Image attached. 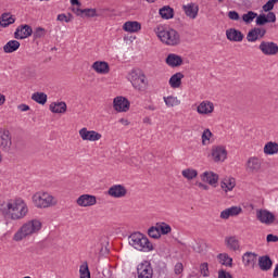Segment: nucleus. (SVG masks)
Masks as SVG:
<instances>
[{"mask_svg":"<svg viewBox=\"0 0 278 278\" xmlns=\"http://www.w3.org/2000/svg\"><path fill=\"white\" fill-rule=\"evenodd\" d=\"M256 29V34H258V38H264V36H266V28H257Z\"/></svg>","mask_w":278,"mask_h":278,"instance_id":"56","label":"nucleus"},{"mask_svg":"<svg viewBox=\"0 0 278 278\" xmlns=\"http://www.w3.org/2000/svg\"><path fill=\"white\" fill-rule=\"evenodd\" d=\"M266 23H268L266 14H260L256 16V25H266Z\"/></svg>","mask_w":278,"mask_h":278,"instance_id":"50","label":"nucleus"},{"mask_svg":"<svg viewBox=\"0 0 278 278\" xmlns=\"http://www.w3.org/2000/svg\"><path fill=\"white\" fill-rule=\"evenodd\" d=\"M181 175H182V177H185V179H189V181H190V180L194 179L197 177V175H199V172H197V169L187 168L181 172Z\"/></svg>","mask_w":278,"mask_h":278,"instance_id":"39","label":"nucleus"},{"mask_svg":"<svg viewBox=\"0 0 278 278\" xmlns=\"http://www.w3.org/2000/svg\"><path fill=\"white\" fill-rule=\"evenodd\" d=\"M218 278H233L229 271H225V269H220L218 271Z\"/></svg>","mask_w":278,"mask_h":278,"instance_id":"54","label":"nucleus"},{"mask_svg":"<svg viewBox=\"0 0 278 278\" xmlns=\"http://www.w3.org/2000/svg\"><path fill=\"white\" fill-rule=\"evenodd\" d=\"M243 266L255 268V264L257 262V254L254 252H245L242 256Z\"/></svg>","mask_w":278,"mask_h":278,"instance_id":"22","label":"nucleus"},{"mask_svg":"<svg viewBox=\"0 0 278 278\" xmlns=\"http://www.w3.org/2000/svg\"><path fill=\"white\" fill-rule=\"evenodd\" d=\"M130 84L135 90H139V92H144L147 90L148 81L147 76L140 70H132L130 73Z\"/></svg>","mask_w":278,"mask_h":278,"instance_id":"6","label":"nucleus"},{"mask_svg":"<svg viewBox=\"0 0 278 278\" xmlns=\"http://www.w3.org/2000/svg\"><path fill=\"white\" fill-rule=\"evenodd\" d=\"M165 62L168 66H172V68H175V67L181 66V64H184V59H181V56H179L175 53H170L167 55Z\"/></svg>","mask_w":278,"mask_h":278,"instance_id":"25","label":"nucleus"},{"mask_svg":"<svg viewBox=\"0 0 278 278\" xmlns=\"http://www.w3.org/2000/svg\"><path fill=\"white\" fill-rule=\"evenodd\" d=\"M128 242L130 247H134L137 251H143V253H149V251H153V243L149 241L147 236L140 232H134L129 236Z\"/></svg>","mask_w":278,"mask_h":278,"instance_id":"3","label":"nucleus"},{"mask_svg":"<svg viewBox=\"0 0 278 278\" xmlns=\"http://www.w3.org/2000/svg\"><path fill=\"white\" fill-rule=\"evenodd\" d=\"M21 48V42L18 40H10L3 46L4 53H14Z\"/></svg>","mask_w":278,"mask_h":278,"instance_id":"30","label":"nucleus"},{"mask_svg":"<svg viewBox=\"0 0 278 278\" xmlns=\"http://www.w3.org/2000/svg\"><path fill=\"white\" fill-rule=\"evenodd\" d=\"M47 36V30L42 27H37L33 33L34 40H38L40 38H45Z\"/></svg>","mask_w":278,"mask_h":278,"instance_id":"44","label":"nucleus"},{"mask_svg":"<svg viewBox=\"0 0 278 278\" xmlns=\"http://www.w3.org/2000/svg\"><path fill=\"white\" fill-rule=\"evenodd\" d=\"M199 188H202L203 190H210V187L207 185H204L203 182H198Z\"/></svg>","mask_w":278,"mask_h":278,"instance_id":"60","label":"nucleus"},{"mask_svg":"<svg viewBox=\"0 0 278 278\" xmlns=\"http://www.w3.org/2000/svg\"><path fill=\"white\" fill-rule=\"evenodd\" d=\"M79 136L83 140H88L89 142H97L101 140L102 135L94 130H88V128H81L79 130Z\"/></svg>","mask_w":278,"mask_h":278,"instance_id":"12","label":"nucleus"},{"mask_svg":"<svg viewBox=\"0 0 278 278\" xmlns=\"http://www.w3.org/2000/svg\"><path fill=\"white\" fill-rule=\"evenodd\" d=\"M74 12H75V14H76L77 16H84V13H81V12H84V9L77 8V9H74Z\"/></svg>","mask_w":278,"mask_h":278,"instance_id":"59","label":"nucleus"},{"mask_svg":"<svg viewBox=\"0 0 278 278\" xmlns=\"http://www.w3.org/2000/svg\"><path fill=\"white\" fill-rule=\"evenodd\" d=\"M33 203L36 207L46 208L56 205L58 201L48 192H37L33 195Z\"/></svg>","mask_w":278,"mask_h":278,"instance_id":"5","label":"nucleus"},{"mask_svg":"<svg viewBox=\"0 0 278 278\" xmlns=\"http://www.w3.org/2000/svg\"><path fill=\"white\" fill-rule=\"evenodd\" d=\"M263 55H277L278 45L274 41H262L258 46Z\"/></svg>","mask_w":278,"mask_h":278,"instance_id":"9","label":"nucleus"},{"mask_svg":"<svg viewBox=\"0 0 278 278\" xmlns=\"http://www.w3.org/2000/svg\"><path fill=\"white\" fill-rule=\"evenodd\" d=\"M220 188L224 192H231L236 188V178H224L220 182Z\"/></svg>","mask_w":278,"mask_h":278,"instance_id":"28","label":"nucleus"},{"mask_svg":"<svg viewBox=\"0 0 278 278\" xmlns=\"http://www.w3.org/2000/svg\"><path fill=\"white\" fill-rule=\"evenodd\" d=\"M31 100L36 103H39V105H45L47 103V93L45 92H35L31 94Z\"/></svg>","mask_w":278,"mask_h":278,"instance_id":"37","label":"nucleus"},{"mask_svg":"<svg viewBox=\"0 0 278 278\" xmlns=\"http://www.w3.org/2000/svg\"><path fill=\"white\" fill-rule=\"evenodd\" d=\"M91 68L99 75H108V73H110V64L105 61H96L91 65Z\"/></svg>","mask_w":278,"mask_h":278,"instance_id":"20","label":"nucleus"},{"mask_svg":"<svg viewBox=\"0 0 278 278\" xmlns=\"http://www.w3.org/2000/svg\"><path fill=\"white\" fill-rule=\"evenodd\" d=\"M248 42H257L260 40V35L257 34L256 28L251 29L247 35Z\"/></svg>","mask_w":278,"mask_h":278,"instance_id":"43","label":"nucleus"},{"mask_svg":"<svg viewBox=\"0 0 278 278\" xmlns=\"http://www.w3.org/2000/svg\"><path fill=\"white\" fill-rule=\"evenodd\" d=\"M146 110H150V112H155V110H157V108H155V105L150 104L148 106H146Z\"/></svg>","mask_w":278,"mask_h":278,"instance_id":"61","label":"nucleus"},{"mask_svg":"<svg viewBox=\"0 0 278 278\" xmlns=\"http://www.w3.org/2000/svg\"><path fill=\"white\" fill-rule=\"evenodd\" d=\"M182 270H184V265L181 263H177L176 266H175L176 275H181Z\"/></svg>","mask_w":278,"mask_h":278,"instance_id":"57","label":"nucleus"},{"mask_svg":"<svg viewBox=\"0 0 278 278\" xmlns=\"http://www.w3.org/2000/svg\"><path fill=\"white\" fill-rule=\"evenodd\" d=\"M34 34V29L31 26L24 24L16 28L14 33L15 40H25V38H29Z\"/></svg>","mask_w":278,"mask_h":278,"instance_id":"11","label":"nucleus"},{"mask_svg":"<svg viewBox=\"0 0 278 278\" xmlns=\"http://www.w3.org/2000/svg\"><path fill=\"white\" fill-rule=\"evenodd\" d=\"M0 149L4 153L12 151V134L5 128H0Z\"/></svg>","mask_w":278,"mask_h":278,"instance_id":"7","label":"nucleus"},{"mask_svg":"<svg viewBox=\"0 0 278 278\" xmlns=\"http://www.w3.org/2000/svg\"><path fill=\"white\" fill-rule=\"evenodd\" d=\"M80 278H91L90 277V269L88 268V265H81L79 268Z\"/></svg>","mask_w":278,"mask_h":278,"instance_id":"46","label":"nucleus"},{"mask_svg":"<svg viewBox=\"0 0 278 278\" xmlns=\"http://www.w3.org/2000/svg\"><path fill=\"white\" fill-rule=\"evenodd\" d=\"M182 10L189 18H197V16H199V5L194 3L184 5Z\"/></svg>","mask_w":278,"mask_h":278,"instance_id":"24","label":"nucleus"},{"mask_svg":"<svg viewBox=\"0 0 278 278\" xmlns=\"http://www.w3.org/2000/svg\"><path fill=\"white\" fill-rule=\"evenodd\" d=\"M226 37L230 40V42H242V40H244V35H242V31L236 28L226 30Z\"/></svg>","mask_w":278,"mask_h":278,"instance_id":"21","label":"nucleus"},{"mask_svg":"<svg viewBox=\"0 0 278 278\" xmlns=\"http://www.w3.org/2000/svg\"><path fill=\"white\" fill-rule=\"evenodd\" d=\"M184 79V74L181 72H178L174 74L169 78V86L170 88H179L181 86V80Z\"/></svg>","mask_w":278,"mask_h":278,"instance_id":"33","label":"nucleus"},{"mask_svg":"<svg viewBox=\"0 0 278 278\" xmlns=\"http://www.w3.org/2000/svg\"><path fill=\"white\" fill-rule=\"evenodd\" d=\"M148 236L150 238H153L154 240L162 238V235L160 233V229L157 228V226L150 227L148 230Z\"/></svg>","mask_w":278,"mask_h":278,"instance_id":"42","label":"nucleus"},{"mask_svg":"<svg viewBox=\"0 0 278 278\" xmlns=\"http://www.w3.org/2000/svg\"><path fill=\"white\" fill-rule=\"evenodd\" d=\"M262 170V160L257 156H252L247 162L248 173H260Z\"/></svg>","mask_w":278,"mask_h":278,"instance_id":"15","label":"nucleus"},{"mask_svg":"<svg viewBox=\"0 0 278 278\" xmlns=\"http://www.w3.org/2000/svg\"><path fill=\"white\" fill-rule=\"evenodd\" d=\"M275 3H278V0H268L264 5H263V11L264 12H270L275 8Z\"/></svg>","mask_w":278,"mask_h":278,"instance_id":"47","label":"nucleus"},{"mask_svg":"<svg viewBox=\"0 0 278 278\" xmlns=\"http://www.w3.org/2000/svg\"><path fill=\"white\" fill-rule=\"evenodd\" d=\"M265 155H275L278 153V143L269 141L264 147Z\"/></svg>","mask_w":278,"mask_h":278,"instance_id":"34","label":"nucleus"},{"mask_svg":"<svg viewBox=\"0 0 278 278\" xmlns=\"http://www.w3.org/2000/svg\"><path fill=\"white\" fill-rule=\"evenodd\" d=\"M258 267L264 273H268L273 268V260L268 255H263L258 257Z\"/></svg>","mask_w":278,"mask_h":278,"instance_id":"23","label":"nucleus"},{"mask_svg":"<svg viewBox=\"0 0 278 278\" xmlns=\"http://www.w3.org/2000/svg\"><path fill=\"white\" fill-rule=\"evenodd\" d=\"M228 18H230V21H240V14L237 11H229Z\"/></svg>","mask_w":278,"mask_h":278,"instance_id":"51","label":"nucleus"},{"mask_svg":"<svg viewBox=\"0 0 278 278\" xmlns=\"http://www.w3.org/2000/svg\"><path fill=\"white\" fill-rule=\"evenodd\" d=\"M124 31H128L129 34H136L137 31H140L142 29V24L139 22H131L128 21L123 25Z\"/></svg>","mask_w":278,"mask_h":278,"instance_id":"27","label":"nucleus"},{"mask_svg":"<svg viewBox=\"0 0 278 278\" xmlns=\"http://www.w3.org/2000/svg\"><path fill=\"white\" fill-rule=\"evenodd\" d=\"M267 23H275L277 21V15L274 12H268L266 15Z\"/></svg>","mask_w":278,"mask_h":278,"instance_id":"52","label":"nucleus"},{"mask_svg":"<svg viewBox=\"0 0 278 278\" xmlns=\"http://www.w3.org/2000/svg\"><path fill=\"white\" fill-rule=\"evenodd\" d=\"M113 106L116 112H128L130 103L126 98L116 97L113 100Z\"/></svg>","mask_w":278,"mask_h":278,"instance_id":"13","label":"nucleus"},{"mask_svg":"<svg viewBox=\"0 0 278 278\" xmlns=\"http://www.w3.org/2000/svg\"><path fill=\"white\" fill-rule=\"evenodd\" d=\"M163 99H164V103L167 108H175V106L181 104V101H179V99H177V97L168 96V97H164Z\"/></svg>","mask_w":278,"mask_h":278,"instance_id":"38","label":"nucleus"},{"mask_svg":"<svg viewBox=\"0 0 278 278\" xmlns=\"http://www.w3.org/2000/svg\"><path fill=\"white\" fill-rule=\"evenodd\" d=\"M200 271H201V275H203V277H207L210 275V268L207 263H202L200 265Z\"/></svg>","mask_w":278,"mask_h":278,"instance_id":"49","label":"nucleus"},{"mask_svg":"<svg viewBox=\"0 0 278 278\" xmlns=\"http://www.w3.org/2000/svg\"><path fill=\"white\" fill-rule=\"evenodd\" d=\"M274 278H278V264H276L274 273H273Z\"/></svg>","mask_w":278,"mask_h":278,"instance_id":"63","label":"nucleus"},{"mask_svg":"<svg viewBox=\"0 0 278 278\" xmlns=\"http://www.w3.org/2000/svg\"><path fill=\"white\" fill-rule=\"evenodd\" d=\"M77 205L80 207H90L97 205V197L90 194H83L76 200Z\"/></svg>","mask_w":278,"mask_h":278,"instance_id":"16","label":"nucleus"},{"mask_svg":"<svg viewBox=\"0 0 278 278\" xmlns=\"http://www.w3.org/2000/svg\"><path fill=\"white\" fill-rule=\"evenodd\" d=\"M5 103V96L0 93V105H3Z\"/></svg>","mask_w":278,"mask_h":278,"instance_id":"64","label":"nucleus"},{"mask_svg":"<svg viewBox=\"0 0 278 278\" xmlns=\"http://www.w3.org/2000/svg\"><path fill=\"white\" fill-rule=\"evenodd\" d=\"M210 138H212V131L210 129H205L202 134V144H207V142H210Z\"/></svg>","mask_w":278,"mask_h":278,"instance_id":"48","label":"nucleus"},{"mask_svg":"<svg viewBox=\"0 0 278 278\" xmlns=\"http://www.w3.org/2000/svg\"><path fill=\"white\" fill-rule=\"evenodd\" d=\"M201 180L205 184H208L210 186H213V188H216L218 184V174L214 172H204L201 174Z\"/></svg>","mask_w":278,"mask_h":278,"instance_id":"18","label":"nucleus"},{"mask_svg":"<svg viewBox=\"0 0 278 278\" xmlns=\"http://www.w3.org/2000/svg\"><path fill=\"white\" fill-rule=\"evenodd\" d=\"M40 229H42V223L40 220H28L18 229V231L15 232L13 240H15V242H21V240H24V238H27V236H34V233H38Z\"/></svg>","mask_w":278,"mask_h":278,"instance_id":"2","label":"nucleus"},{"mask_svg":"<svg viewBox=\"0 0 278 278\" xmlns=\"http://www.w3.org/2000/svg\"><path fill=\"white\" fill-rule=\"evenodd\" d=\"M198 114H212L214 112V103L202 101L197 108Z\"/></svg>","mask_w":278,"mask_h":278,"instance_id":"26","label":"nucleus"},{"mask_svg":"<svg viewBox=\"0 0 278 278\" xmlns=\"http://www.w3.org/2000/svg\"><path fill=\"white\" fill-rule=\"evenodd\" d=\"M80 13H83V16H87V18H94L97 16V9H83Z\"/></svg>","mask_w":278,"mask_h":278,"instance_id":"45","label":"nucleus"},{"mask_svg":"<svg viewBox=\"0 0 278 278\" xmlns=\"http://www.w3.org/2000/svg\"><path fill=\"white\" fill-rule=\"evenodd\" d=\"M72 5H77L79 8V5H81V2H79V0H70Z\"/></svg>","mask_w":278,"mask_h":278,"instance_id":"62","label":"nucleus"},{"mask_svg":"<svg viewBox=\"0 0 278 278\" xmlns=\"http://www.w3.org/2000/svg\"><path fill=\"white\" fill-rule=\"evenodd\" d=\"M225 243L230 251H238L240 249V241H238V238L236 237H226Z\"/></svg>","mask_w":278,"mask_h":278,"instance_id":"32","label":"nucleus"},{"mask_svg":"<svg viewBox=\"0 0 278 278\" xmlns=\"http://www.w3.org/2000/svg\"><path fill=\"white\" fill-rule=\"evenodd\" d=\"M217 257L223 266H228L229 268L233 266V258H231L227 253L218 254Z\"/></svg>","mask_w":278,"mask_h":278,"instance_id":"36","label":"nucleus"},{"mask_svg":"<svg viewBox=\"0 0 278 278\" xmlns=\"http://www.w3.org/2000/svg\"><path fill=\"white\" fill-rule=\"evenodd\" d=\"M7 207L12 220H21V218H25L29 212L27 204L21 199L16 200L15 202H9Z\"/></svg>","mask_w":278,"mask_h":278,"instance_id":"4","label":"nucleus"},{"mask_svg":"<svg viewBox=\"0 0 278 278\" xmlns=\"http://www.w3.org/2000/svg\"><path fill=\"white\" fill-rule=\"evenodd\" d=\"M58 21L64 22V23H71L72 16H66V14H59Z\"/></svg>","mask_w":278,"mask_h":278,"instance_id":"53","label":"nucleus"},{"mask_svg":"<svg viewBox=\"0 0 278 278\" xmlns=\"http://www.w3.org/2000/svg\"><path fill=\"white\" fill-rule=\"evenodd\" d=\"M14 23H16V18L10 13H3L0 17L1 27H10V25H14Z\"/></svg>","mask_w":278,"mask_h":278,"instance_id":"29","label":"nucleus"},{"mask_svg":"<svg viewBox=\"0 0 278 278\" xmlns=\"http://www.w3.org/2000/svg\"><path fill=\"white\" fill-rule=\"evenodd\" d=\"M212 159L214 162H225V160H227V150L222 146L213 147Z\"/></svg>","mask_w":278,"mask_h":278,"instance_id":"14","label":"nucleus"},{"mask_svg":"<svg viewBox=\"0 0 278 278\" xmlns=\"http://www.w3.org/2000/svg\"><path fill=\"white\" fill-rule=\"evenodd\" d=\"M159 14L165 18V21H168L175 16V10H173L170 7H163L160 9Z\"/></svg>","mask_w":278,"mask_h":278,"instance_id":"35","label":"nucleus"},{"mask_svg":"<svg viewBox=\"0 0 278 278\" xmlns=\"http://www.w3.org/2000/svg\"><path fill=\"white\" fill-rule=\"evenodd\" d=\"M239 214H242V207L231 206L220 212V218L227 220L231 218V216H239Z\"/></svg>","mask_w":278,"mask_h":278,"instance_id":"19","label":"nucleus"},{"mask_svg":"<svg viewBox=\"0 0 278 278\" xmlns=\"http://www.w3.org/2000/svg\"><path fill=\"white\" fill-rule=\"evenodd\" d=\"M156 227L159 228V232L161 236H166L173 231V228H170V225L166 223L156 224Z\"/></svg>","mask_w":278,"mask_h":278,"instance_id":"40","label":"nucleus"},{"mask_svg":"<svg viewBox=\"0 0 278 278\" xmlns=\"http://www.w3.org/2000/svg\"><path fill=\"white\" fill-rule=\"evenodd\" d=\"M154 34L167 47H178V45H181V35L175 28H165L160 25L154 28Z\"/></svg>","mask_w":278,"mask_h":278,"instance_id":"1","label":"nucleus"},{"mask_svg":"<svg viewBox=\"0 0 278 278\" xmlns=\"http://www.w3.org/2000/svg\"><path fill=\"white\" fill-rule=\"evenodd\" d=\"M255 18H257V13H255L253 11H249L248 13L242 15V21L247 25H251V22L255 21Z\"/></svg>","mask_w":278,"mask_h":278,"instance_id":"41","label":"nucleus"},{"mask_svg":"<svg viewBox=\"0 0 278 278\" xmlns=\"http://www.w3.org/2000/svg\"><path fill=\"white\" fill-rule=\"evenodd\" d=\"M256 218L263 225H273L275 223V214L267 210L256 211Z\"/></svg>","mask_w":278,"mask_h":278,"instance_id":"10","label":"nucleus"},{"mask_svg":"<svg viewBox=\"0 0 278 278\" xmlns=\"http://www.w3.org/2000/svg\"><path fill=\"white\" fill-rule=\"evenodd\" d=\"M138 278H153V266L146 261L137 266Z\"/></svg>","mask_w":278,"mask_h":278,"instance_id":"8","label":"nucleus"},{"mask_svg":"<svg viewBox=\"0 0 278 278\" xmlns=\"http://www.w3.org/2000/svg\"><path fill=\"white\" fill-rule=\"evenodd\" d=\"M17 110H20L21 112H29V105H27V104H20L17 106Z\"/></svg>","mask_w":278,"mask_h":278,"instance_id":"58","label":"nucleus"},{"mask_svg":"<svg viewBox=\"0 0 278 278\" xmlns=\"http://www.w3.org/2000/svg\"><path fill=\"white\" fill-rule=\"evenodd\" d=\"M50 111L53 114H64L66 112V102H53L50 104Z\"/></svg>","mask_w":278,"mask_h":278,"instance_id":"31","label":"nucleus"},{"mask_svg":"<svg viewBox=\"0 0 278 278\" xmlns=\"http://www.w3.org/2000/svg\"><path fill=\"white\" fill-rule=\"evenodd\" d=\"M266 240L267 242H278V237L273 233H269L267 235Z\"/></svg>","mask_w":278,"mask_h":278,"instance_id":"55","label":"nucleus"},{"mask_svg":"<svg viewBox=\"0 0 278 278\" xmlns=\"http://www.w3.org/2000/svg\"><path fill=\"white\" fill-rule=\"evenodd\" d=\"M108 194L113 199H123L127 194V189L123 185H115L109 189Z\"/></svg>","mask_w":278,"mask_h":278,"instance_id":"17","label":"nucleus"}]
</instances>
